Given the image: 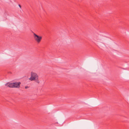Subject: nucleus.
Instances as JSON below:
<instances>
[{"instance_id":"nucleus-7","label":"nucleus","mask_w":129,"mask_h":129,"mask_svg":"<svg viewBox=\"0 0 129 129\" xmlns=\"http://www.w3.org/2000/svg\"><path fill=\"white\" fill-rule=\"evenodd\" d=\"M37 41L38 43H39L41 41Z\"/></svg>"},{"instance_id":"nucleus-6","label":"nucleus","mask_w":129,"mask_h":129,"mask_svg":"<svg viewBox=\"0 0 129 129\" xmlns=\"http://www.w3.org/2000/svg\"><path fill=\"white\" fill-rule=\"evenodd\" d=\"M19 7H20V8H21V6L20 5H19Z\"/></svg>"},{"instance_id":"nucleus-1","label":"nucleus","mask_w":129,"mask_h":129,"mask_svg":"<svg viewBox=\"0 0 129 129\" xmlns=\"http://www.w3.org/2000/svg\"><path fill=\"white\" fill-rule=\"evenodd\" d=\"M29 79L31 81L35 80L36 82L39 83L40 81L38 79V76L37 74L36 73L31 72V76Z\"/></svg>"},{"instance_id":"nucleus-5","label":"nucleus","mask_w":129,"mask_h":129,"mask_svg":"<svg viewBox=\"0 0 129 129\" xmlns=\"http://www.w3.org/2000/svg\"><path fill=\"white\" fill-rule=\"evenodd\" d=\"M29 88V87L28 86H25V89H27L28 88Z\"/></svg>"},{"instance_id":"nucleus-3","label":"nucleus","mask_w":129,"mask_h":129,"mask_svg":"<svg viewBox=\"0 0 129 129\" xmlns=\"http://www.w3.org/2000/svg\"><path fill=\"white\" fill-rule=\"evenodd\" d=\"M21 83V82H20L13 83L14 85V87L19 88L20 87V85Z\"/></svg>"},{"instance_id":"nucleus-2","label":"nucleus","mask_w":129,"mask_h":129,"mask_svg":"<svg viewBox=\"0 0 129 129\" xmlns=\"http://www.w3.org/2000/svg\"><path fill=\"white\" fill-rule=\"evenodd\" d=\"M33 34L34 37L36 40H41L42 39V36H38L34 33H33Z\"/></svg>"},{"instance_id":"nucleus-4","label":"nucleus","mask_w":129,"mask_h":129,"mask_svg":"<svg viewBox=\"0 0 129 129\" xmlns=\"http://www.w3.org/2000/svg\"><path fill=\"white\" fill-rule=\"evenodd\" d=\"M6 85L7 86H8L10 87H14V85L13 83H9L6 84Z\"/></svg>"}]
</instances>
